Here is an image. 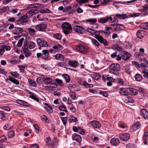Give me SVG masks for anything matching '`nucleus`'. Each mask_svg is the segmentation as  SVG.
Returning <instances> with one entry per match:
<instances>
[{"mask_svg": "<svg viewBox=\"0 0 148 148\" xmlns=\"http://www.w3.org/2000/svg\"><path fill=\"white\" fill-rule=\"evenodd\" d=\"M14 135V133L12 131H10L8 134V137L9 138H13Z\"/></svg>", "mask_w": 148, "mask_h": 148, "instance_id": "3c124183", "label": "nucleus"}, {"mask_svg": "<svg viewBox=\"0 0 148 148\" xmlns=\"http://www.w3.org/2000/svg\"><path fill=\"white\" fill-rule=\"evenodd\" d=\"M112 20V18L111 16H107L104 17L100 18L98 20V22L101 23H105L106 22Z\"/></svg>", "mask_w": 148, "mask_h": 148, "instance_id": "6e6552de", "label": "nucleus"}, {"mask_svg": "<svg viewBox=\"0 0 148 148\" xmlns=\"http://www.w3.org/2000/svg\"><path fill=\"white\" fill-rule=\"evenodd\" d=\"M42 52L41 58L46 60H50V58H49V51L47 50H44Z\"/></svg>", "mask_w": 148, "mask_h": 148, "instance_id": "f8f14e48", "label": "nucleus"}, {"mask_svg": "<svg viewBox=\"0 0 148 148\" xmlns=\"http://www.w3.org/2000/svg\"><path fill=\"white\" fill-rule=\"evenodd\" d=\"M142 73L144 74L143 76L144 77L148 79V70H143Z\"/></svg>", "mask_w": 148, "mask_h": 148, "instance_id": "8fccbe9b", "label": "nucleus"}, {"mask_svg": "<svg viewBox=\"0 0 148 148\" xmlns=\"http://www.w3.org/2000/svg\"><path fill=\"white\" fill-rule=\"evenodd\" d=\"M38 13V10H37L32 9L27 12L26 13V14L27 15L29 18H31L32 16Z\"/></svg>", "mask_w": 148, "mask_h": 148, "instance_id": "2eb2a0df", "label": "nucleus"}, {"mask_svg": "<svg viewBox=\"0 0 148 148\" xmlns=\"http://www.w3.org/2000/svg\"><path fill=\"white\" fill-rule=\"evenodd\" d=\"M9 9V8L8 6L4 7L0 9V14L4 13L5 12L8 10Z\"/></svg>", "mask_w": 148, "mask_h": 148, "instance_id": "58836bf2", "label": "nucleus"}, {"mask_svg": "<svg viewBox=\"0 0 148 148\" xmlns=\"http://www.w3.org/2000/svg\"><path fill=\"white\" fill-rule=\"evenodd\" d=\"M101 32L103 33V34L106 38L108 37L110 35L111 32L110 31H101Z\"/></svg>", "mask_w": 148, "mask_h": 148, "instance_id": "473e14b6", "label": "nucleus"}, {"mask_svg": "<svg viewBox=\"0 0 148 148\" xmlns=\"http://www.w3.org/2000/svg\"><path fill=\"white\" fill-rule=\"evenodd\" d=\"M23 31L22 28L15 27L12 31V33L14 34L19 35L21 34Z\"/></svg>", "mask_w": 148, "mask_h": 148, "instance_id": "ddd939ff", "label": "nucleus"}, {"mask_svg": "<svg viewBox=\"0 0 148 148\" xmlns=\"http://www.w3.org/2000/svg\"><path fill=\"white\" fill-rule=\"evenodd\" d=\"M100 33L99 32L96 31L93 29H92L91 34L95 35V38L97 40L99 41L105 46L108 45V43L107 40L103 38V37L100 35Z\"/></svg>", "mask_w": 148, "mask_h": 148, "instance_id": "f257e3e1", "label": "nucleus"}, {"mask_svg": "<svg viewBox=\"0 0 148 148\" xmlns=\"http://www.w3.org/2000/svg\"><path fill=\"white\" fill-rule=\"evenodd\" d=\"M52 79L49 77H44V82L46 84H53L52 82Z\"/></svg>", "mask_w": 148, "mask_h": 148, "instance_id": "393cba45", "label": "nucleus"}, {"mask_svg": "<svg viewBox=\"0 0 148 148\" xmlns=\"http://www.w3.org/2000/svg\"><path fill=\"white\" fill-rule=\"evenodd\" d=\"M55 57L56 59L62 61L64 58V56L60 53H58L56 55Z\"/></svg>", "mask_w": 148, "mask_h": 148, "instance_id": "c756f323", "label": "nucleus"}, {"mask_svg": "<svg viewBox=\"0 0 148 148\" xmlns=\"http://www.w3.org/2000/svg\"><path fill=\"white\" fill-rule=\"evenodd\" d=\"M72 138L73 140H74L80 143L82 140V138L81 136L77 134H74L72 135Z\"/></svg>", "mask_w": 148, "mask_h": 148, "instance_id": "f3484780", "label": "nucleus"}, {"mask_svg": "<svg viewBox=\"0 0 148 148\" xmlns=\"http://www.w3.org/2000/svg\"><path fill=\"white\" fill-rule=\"evenodd\" d=\"M130 94L132 95H135L138 94V91L137 90L134 88H129Z\"/></svg>", "mask_w": 148, "mask_h": 148, "instance_id": "cd10ccee", "label": "nucleus"}, {"mask_svg": "<svg viewBox=\"0 0 148 148\" xmlns=\"http://www.w3.org/2000/svg\"><path fill=\"white\" fill-rule=\"evenodd\" d=\"M34 8H42L44 7V5L39 3H34Z\"/></svg>", "mask_w": 148, "mask_h": 148, "instance_id": "72a5a7b5", "label": "nucleus"}, {"mask_svg": "<svg viewBox=\"0 0 148 148\" xmlns=\"http://www.w3.org/2000/svg\"><path fill=\"white\" fill-rule=\"evenodd\" d=\"M119 138L121 140L125 141L129 139L130 135L128 133H124L120 134L119 135Z\"/></svg>", "mask_w": 148, "mask_h": 148, "instance_id": "9d476101", "label": "nucleus"}, {"mask_svg": "<svg viewBox=\"0 0 148 148\" xmlns=\"http://www.w3.org/2000/svg\"><path fill=\"white\" fill-rule=\"evenodd\" d=\"M110 69L111 72L116 75H119V73L118 72L120 70V65L118 64L112 63L110 66Z\"/></svg>", "mask_w": 148, "mask_h": 148, "instance_id": "7ed1b4c3", "label": "nucleus"}, {"mask_svg": "<svg viewBox=\"0 0 148 148\" xmlns=\"http://www.w3.org/2000/svg\"><path fill=\"white\" fill-rule=\"evenodd\" d=\"M10 12L14 14H15L17 13L16 15H17L18 16H19L21 13L20 10L17 9H12L10 11Z\"/></svg>", "mask_w": 148, "mask_h": 148, "instance_id": "b1692460", "label": "nucleus"}, {"mask_svg": "<svg viewBox=\"0 0 148 148\" xmlns=\"http://www.w3.org/2000/svg\"><path fill=\"white\" fill-rule=\"evenodd\" d=\"M47 26V25L45 23H41L36 25L35 26L36 29L40 32H45Z\"/></svg>", "mask_w": 148, "mask_h": 148, "instance_id": "423d86ee", "label": "nucleus"}, {"mask_svg": "<svg viewBox=\"0 0 148 148\" xmlns=\"http://www.w3.org/2000/svg\"><path fill=\"white\" fill-rule=\"evenodd\" d=\"M6 140V138L5 136L3 135L0 136V143H3L5 142Z\"/></svg>", "mask_w": 148, "mask_h": 148, "instance_id": "0e129e2a", "label": "nucleus"}, {"mask_svg": "<svg viewBox=\"0 0 148 148\" xmlns=\"http://www.w3.org/2000/svg\"><path fill=\"white\" fill-rule=\"evenodd\" d=\"M69 87L73 89L74 90L77 91L79 89L78 86L75 84H70Z\"/></svg>", "mask_w": 148, "mask_h": 148, "instance_id": "ea45409f", "label": "nucleus"}, {"mask_svg": "<svg viewBox=\"0 0 148 148\" xmlns=\"http://www.w3.org/2000/svg\"><path fill=\"white\" fill-rule=\"evenodd\" d=\"M97 20L95 18H91L86 20V21L88 22H90L92 23H95Z\"/></svg>", "mask_w": 148, "mask_h": 148, "instance_id": "69168bd1", "label": "nucleus"}, {"mask_svg": "<svg viewBox=\"0 0 148 148\" xmlns=\"http://www.w3.org/2000/svg\"><path fill=\"white\" fill-rule=\"evenodd\" d=\"M145 33L143 30H140L137 31L136 33L137 37L140 38H142L145 36Z\"/></svg>", "mask_w": 148, "mask_h": 148, "instance_id": "412c9836", "label": "nucleus"}, {"mask_svg": "<svg viewBox=\"0 0 148 148\" xmlns=\"http://www.w3.org/2000/svg\"><path fill=\"white\" fill-rule=\"evenodd\" d=\"M135 78L136 80L138 82L141 81L143 79L142 75L139 74L137 73L135 75Z\"/></svg>", "mask_w": 148, "mask_h": 148, "instance_id": "c85d7f7f", "label": "nucleus"}, {"mask_svg": "<svg viewBox=\"0 0 148 148\" xmlns=\"http://www.w3.org/2000/svg\"><path fill=\"white\" fill-rule=\"evenodd\" d=\"M68 64L71 66L75 68L78 66L79 65V63L76 61L75 60H70L68 62Z\"/></svg>", "mask_w": 148, "mask_h": 148, "instance_id": "a211bd4d", "label": "nucleus"}, {"mask_svg": "<svg viewBox=\"0 0 148 148\" xmlns=\"http://www.w3.org/2000/svg\"><path fill=\"white\" fill-rule=\"evenodd\" d=\"M36 41L37 44L40 46L38 47L39 49H41V47H46L48 46L47 42L41 38H37L36 40Z\"/></svg>", "mask_w": 148, "mask_h": 148, "instance_id": "39448f33", "label": "nucleus"}, {"mask_svg": "<svg viewBox=\"0 0 148 148\" xmlns=\"http://www.w3.org/2000/svg\"><path fill=\"white\" fill-rule=\"evenodd\" d=\"M57 139L56 138H54L52 140V142L50 144V146H51V147L52 148H54L55 146H56V143H57Z\"/></svg>", "mask_w": 148, "mask_h": 148, "instance_id": "a19ab883", "label": "nucleus"}, {"mask_svg": "<svg viewBox=\"0 0 148 148\" xmlns=\"http://www.w3.org/2000/svg\"><path fill=\"white\" fill-rule=\"evenodd\" d=\"M119 93L123 96L128 95L130 94L129 88H121L120 89Z\"/></svg>", "mask_w": 148, "mask_h": 148, "instance_id": "9b49d317", "label": "nucleus"}, {"mask_svg": "<svg viewBox=\"0 0 148 148\" xmlns=\"http://www.w3.org/2000/svg\"><path fill=\"white\" fill-rule=\"evenodd\" d=\"M116 17L119 19H124L127 18V15L125 14H117L116 15Z\"/></svg>", "mask_w": 148, "mask_h": 148, "instance_id": "e433bc0d", "label": "nucleus"}, {"mask_svg": "<svg viewBox=\"0 0 148 148\" xmlns=\"http://www.w3.org/2000/svg\"><path fill=\"white\" fill-rule=\"evenodd\" d=\"M44 77L41 78L40 77H38L36 79V82L37 83L39 84H41L42 83V82H44Z\"/></svg>", "mask_w": 148, "mask_h": 148, "instance_id": "680f3d73", "label": "nucleus"}, {"mask_svg": "<svg viewBox=\"0 0 148 148\" xmlns=\"http://www.w3.org/2000/svg\"><path fill=\"white\" fill-rule=\"evenodd\" d=\"M88 1V0H76V1L80 5L86 3Z\"/></svg>", "mask_w": 148, "mask_h": 148, "instance_id": "774afa93", "label": "nucleus"}, {"mask_svg": "<svg viewBox=\"0 0 148 148\" xmlns=\"http://www.w3.org/2000/svg\"><path fill=\"white\" fill-rule=\"evenodd\" d=\"M61 27L63 33L66 35L71 33L73 31L71 24L67 22L63 23L61 25Z\"/></svg>", "mask_w": 148, "mask_h": 148, "instance_id": "f03ea898", "label": "nucleus"}, {"mask_svg": "<svg viewBox=\"0 0 148 148\" xmlns=\"http://www.w3.org/2000/svg\"><path fill=\"white\" fill-rule=\"evenodd\" d=\"M29 34L31 35H34L36 32L34 29L29 28L27 29Z\"/></svg>", "mask_w": 148, "mask_h": 148, "instance_id": "4c0bfd02", "label": "nucleus"}, {"mask_svg": "<svg viewBox=\"0 0 148 148\" xmlns=\"http://www.w3.org/2000/svg\"><path fill=\"white\" fill-rule=\"evenodd\" d=\"M63 77L65 79L66 82L69 83L70 81V78L69 75L67 74H64L62 75Z\"/></svg>", "mask_w": 148, "mask_h": 148, "instance_id": "2f4dec72", "label": "nucleus"}, {"mask_svg": "<svg viewBox=\"0 0 148 148\" xmlns=\"http://www.w3.org/2000/svg\"><path fill=\"white\" fill-rule=\"evenodd\" d=\"M45 108L47 111L49 113H51L53 112L52 108L51 106L49 107H45Z\"/></svg>", "mask_w": 148, "mask_h": 148, "instance_id": "4d7b16f0", "label": "nucleus"}, {"mask_svg": "<svg viewBox=\"0 0 148 148\" xmlns=\"http://www.w3.org/2000/svg\"><path fill=\"white\" fill-rule=\"evenodd\" d=\"M53 37L57 39L60 40L61 39L62 35L60 34H56L53 35Z\"/></svg>", "mask_w": 148, "mask_h": 148, "instance_id": "5fc2aeb1", "label": "nucleus"}, {"mask_svg": "<svg viewBox=\"0 0 148 148\" xmlns=\"http://www.w3.org/2000/svg\"><path fill=\"white\" fill-rule=\"evenodd\" d=\"M92 126L94 128H99L101 126L100 123L97 121H93L91 122Z\"/></svg>", "mask_w": 148, "mask_h": 148, "instance_id": "6ab92c4d", "label": "nucleus"}, {"mask_svg": "<svg viewBox=\"0 0 148 148\" xmlns=\"http://www.w3.org/2000/svg\"><path fill=\"white\" fill-rule=\"evenodd\" d=\"M29 84L32 86L36 87V82L31 79H28Z\"/></svg>", "mask_w": 148, "mask_h": 148, "instance_id": "c9c22d12", "label": "nucleus"}, {"mask_svg": "<svg viewBox=\"0 0 148 148\" xmlns=\"http://www.w3.org/2000/svg\"><path fill=\"white\" fill-rule=\"evenodd\" d=\"M24 40L23 38H21L18 41L17 46L18 47H20L22 45L23 42Z\"/></svg>", "mask_w": 148, "mask_h": 148, "instance_id": "bf43d9fd", "label": "nucleus"}, {"mask_svg": "<svg viewBox=\"0 0 148 148\" xmlns=\"http://www.w3.org/2000/svg\"><path fill=\"white\" fill-rule=\"evenodd\" d=\"M10 73L12 76L16 77H17L19 76V74L16 71L13 72L11 71L10 72Z\"/></svg>", "mask_w": 148, "mask_h": 148, "instance_id": "6e6d98bb", "label": "nucleus"}, {"mask_svg": "<svg viewBox=\"0 0 148 148\" xmlns=\"http://www.w3.org/2000/svg\"><path fill=\"white\" fill-rule=\"evenodd\" d=\"M33 127L35 130L36 132L37 133H39V128L38 125L36 124H34L33 125Z\"/></svg>", "mask_w": 148, "mask_h": 148, "instance_id": "e2e57ef3", "label": "nucleus"}, {"mask_svg": "<svg viewBox=\"0 0 148 148\" xmlns=\"http://www.w3.org/2000/svg\"><path fill=\"white\" fill-rule=\"evenodd\" d=\"M141 126V124L139 122H137L134 123L132 127V129L133 131H136L139 129Z\"/></svg>", "mask_w": 148, "mask_h": 148, "instance_id": "5701e85b", "label": "nucleus"}, {"mask_svg": "<svg viewBox=\"0 0 148 148\" xmlns=\"http://www.w3.org/2000/svg\"><path fill=\"white\" fill-rule=\"evenodd\" d=\"M68 107L70 110L71 111L73 112H75V108L73 104L69 105Z\"/></svg>", "mask_w": 148, "mask_h": 148, "instance_id": "864d4df0", "label": "nucleus"}, {"mask_svg": "<svg viewBox=\"0 0 148 148\" xmlns=\"http://www.w3.org/2000/svg\"><path fill=\"white\" fill-rule=\"evenodd\" d=\"M22 49L23 53L25 54V55L26 57H28L31 54V53L29 50L28 46L24 44L23 46L22 47Z\"/></svg>", "mask_w": 148, "mask_h": 148, "instance_id": "0eeeda50", "label": "nucleus"}, {"mask_svg": "<svg viewBox=\"0 0 148 148\" xmlns=\"http://www.w3.org/2000/svg\"><path fill=\"white\" fill-rule=\"evenodd\" d=\"M40 13H49L51 12V11L48 9L47 8H45L42 10L40 11Z\"/></svg>", "mask_w": 148, "mask_h": 148, "instance_id": "603ef678", "label": "nucleus"}, {"mask_svg": "<svg viewBox=\"0 0 148 148\" xmlns=\"http://www.w3.org/2000/svg\"><path fill=\"white\" fill-rule=\"evenodd\" d=\"M45 142L46 143V145L49 146V145H50V143L51 142V138L50 137H48L45 140Z\"/></svg>", "mask_w": 148, "mask_h": 148, "instance_id": "13d9d810", "label": "nucleus"}, {"mask_svg": "<svg viewBox=\"0 0 148 148\" xmlns=\"http://www.w3.org/2000/svg\"><path fill=\"white\" fill-rule=\"evenodd\" d=\"M141 28L144 29H147L148 28V23H143L141 26Z\"/></svg>", "mask_w": 148, "mask_h": 148, "instance_id": "de8ad7c7", "label": "nucleus"}, {"mask_svg": "<svg viewBox=\"0 0 148 148\" xmlns=\"http://www.w3.org/2000/svg\"><path fill=\"white\" fill-rule=\"evenodd\" d=\"M120 55L121 56L123 59L125 60L129 59L131 56L130 53L126 51H122L121 52Z\"/></svg>", "mask_w": 148, "mask_h": 148, "instance_id": "4468645a", "label": "nucleus"}, {"mask_svg": "<svg viewBox=\"0 0 148 148\" xmlns=\"http://www.w3.org/2000/svg\"><path fill=\"white\" fill-rule=\"evenodd\" d=\"M68 119L67 117H62L61 120L63 122V124L65 125L67 123V121Z\"/></svg>", "mask_w": 148, "mask_h": 148, "instance_id": "052dcab7", "label": "nucleus"}, {"mask_svg": "<svg viewBox=\"0 0 148 148\" xmlns=\"http://www.w3.org/2000/svg\"><path fill=\"white\" fill-rule=\"evenodd\" d=\"M58 109L60 110L63 111L65 112H67L68 111L65 105L63 103H62L59 106Z\"/></svg>", "mask_w": 148, "mask_h": 148, "instance_id": "7c9ffc66", "label": "nucleus"}, {"mask_svg": "<svg viewBox=\"0 0 148 148\" xmlns=\"http://www.w3.org/2000/svg\"><path fill=\"white\" fill-rule=\"evenodd\" d=\"M35 43L32 41L30 42L28 44L29 47L30 49L34 48L35 46Z\"/></svg>", "mask_w": 148, "mask_h": 148, "instance_id": "c03bdc74", "label": "nucleus"}, {"mask_svg": "<svg viewBox=\"0 0 148 148\" xmlns=\"http://www.w3.org/2000/svg\"><path fill=\"white\" fill-rule=\"evenodd\" d=\"M79 84L87 88H91L93 87L92 84H88L85 81L83 82L81 81L79 82Z\"/></svg>", "mask_w": 148, "mask_h": 148, "instance_id": "a878e982", "label": "nucleus"}, {"mask_svg": "<svg viewBox=\"0 0 148 148\" xmlns=\"http://www.w3.org/2000/svg\"><path fill=\"white\" fill-rule=\"evenodd\" d=\"M55 81L56 82L57 84L60 85L61 86L63 85V83L61 80L59 79H56L54 80H53V81Z\"/></svg>", "mask_w": 148, "mask_h": 148, "instance_id": "09e8293b", "label": "nucleus"}, {"mask_svg": "<svg viewBox=\"0 0 148 148\" xmlns=\"http://www.w3.org/2000/svg\"><path fill=\"white\" fill-rule=\"evenodd\" d=\"M8 20L9 21L14 22L19 21V20H18V19H16V18L15 17H14L9 18Z\"/></svg>", "mask_w": 148, "mask_h": 148, "instance_id": "338daca9", "label": "nucleus"}, {"mask_svg": "<svg viewBox=\"0 0 148 148\" xmlns=\"http://www.w3.org/2000/svg\"><path fill=\"white\" fill-rule=\"evenodd\" d=\"M41 119L43 121H45V123H50V121L47 118L45 115H42L40 117Z\"/></svg>", "mask_w": 148, "mask_h": 148, "instance_id": "f704fd0d", "label": "nucleus"}, {"mask_svg": "<svg viewBox=\"0 0 148 148\" xmlns=\"http://www.w3.org/2000/svg\"><path fill=\"white\" fill-rule=\"evenodd\" d=\"M8 79L10 81L14 84L16 85H18L19 84V81L12 76H10L9 77Z\"/></svg>", "mask_w": 148, "mask_h": 148, "instance_id": "bb28decb", "label": "nucleus"}, {"mask_svg": "<svg viewBox=\"0 0 148 148\" xmlns=\"http://www.w3.org/2000/svg\"><path fill=\"white\" fill-rule=\"evenodd\" d=\"M70 118L69 119V122L70 123H72L73 122H75L77 121V119L72 116V115H71L70 116Z\"/></svg>", "mask_w": 148, "mask_h": 148, "instance_id": "37998d69", "label": "nucleus"}, {"mask_svg": "<svg viewBox=\"0 0 148 148\" xmlns=\"http://www.w3.org/2000/svg\"><path fill=\"white\" fill-rule=\"evenodd\" d=\"M73 29L76 32L82 34H84L85 32V29L79 25L75 26Z\"/></svg>", "mask_w": 148, "mask_h": 148, "instance_id": "1a4fd4ad", "label": "nucleus"}, {"mask_svg": "<svg viewBox=\"0 0 148 148\" xmlns=\"http://www.w3.org/2000/svg\"><path fill=\"white\" fill-rule=\"evenodd\" d=\"M91 41L92 42L94 45L97 47L99 46V43L97 40L95 39H92Z\"/></svg>", "mask_w": 148, "mask_h": 148, "instance_id": "49530a36", "label": "nucleus"}, {"mask_svg": "<svg viewBox=\"0 0 148 148\" xmlns=\"http://www.w3.org/2000/svg\"><path fill=\"white\" fill-rule=\"evenodd\" d=\"M141 112L144 118L145 119H148V112L144 109H142Z\"/></svg>", "mask_w": 148, "mask_h": 148, "instance_id": "4be33fe9", "label": "nucleus"}, {"mask_svg": "<svg viewBox=\"0 0 148 148\" xmlns=\"http://www.w3.org/2000/svg\"><path fill=\"white\" fill-rule=\"evenodd\" d=\"M69 96L73 99H75L76 96L75 93L73 92H70L69 93Z\"/></svg>", "mask_w": 148, "mask_h": 148, "instance_id": "79ce46f5", "label": "nucleus"}, {"mask_svg": "<svg viewBox=\"0 0 148 148\" xmlns=\"http://www.w3.org/2000/svg\"><path fill=\"white\" fill-rule=\"evenodd\" d=\"M110 143L113 146H117L119 145L120 141L118 138H113L111 140Z\"/></svg>", "mask_w": 148, "mask_h": 148, "instance_id": "dca6fc26", "label": "nucleus"}, {"mask_svg": "<svg viewBox=\"0 0 148 148\" xmlns=\"http://www.w3.org/2000/svg\"><path fill=\"white\" fill-rule=\"evenodd\" d=\"M134 56L138 60L141 62H143V60L145 58L143 55L140 53H136L134 54Z\"/></svg>", "mask_w": 148, "mask_h": 148, "instance_id": "aec40b11", "label": "nucleus"}, {"mask_svg": "<svg viewBox=\"0 0 148 148\" xmlns=\"http://www.w3.org/2000/svg\"><path fill=\"white\" fill-rule=\"evenodd\" d=\"M76 48L77 50L82 53H86L88 52L87 46L84 44H79L78 45Z\"/></svg>", "mask_w": 148, "mask_h": 148, "instance_id": "20e7f679", "label": "nucleus"}, {"mask_svg": "<svg viewBox=\"0 0 148 148\" xmlns=\"http://www.w3.org/2000/svg\"><path fill=\"white\" fill-rule=\"evenodd\" d=\"M40 16V14H39L37 16V18L38 19V21H44L47 20V18H41Z\"/></svg>", "mask_w": 148, "mask_h": 148, "instance_id": "a18cd8bd", "label": "nucleus"}]
</instances>
